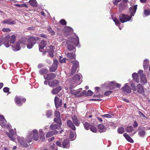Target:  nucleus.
Segmentation results:
<instances>
[{
  "instance_id": "4d7b16f0",
  "label": "nucleus",
  "mask_w": 150,
  "mask_h": 150,
  "mask_svg": "<svg viewBox=\"0 0 150 150\" xmlns=\"http://www.w3.org/2000/svg\"><path fill=\"white\" fill-rule=\"evenodd\" d=\"M122 4V3H120L119 5V9L120 10H121L122 8H124V6H125V5L124 4Z\"/></svg>"
},
{
  "instance_id": "b1692460",
  "label": "nucleus",
  "mask_w": 150,
  "mask_h": 150,
  "mask_svg": "<svg viewBox=\"0 0 150 150\" xmlns=\"http://www.w3.org/2000/svg\"><path fill=\"white\" fill-rule=\"evenodd\" d=\"M59 82L57 80H54L50 83H49L48 84L50 87H53L57 86Z\"/></svg>"
},
{
  "instance_id": "69168bd1",
  "label": "nucleus",
  "mask_w": 150,
  "mask_h": 150,
  "mask_svg": "<svg viewBox=\"0 0 150 150\" xmlns=\"http://www.w3.org/2000/svg\"><path fill=\"white\" fill-rule=\"evenodd\" d=\"M121 1V0H115V1H113V3L114 5H116L118 3L120 2Z\"/></svg>"
},
{
  "instance_id": "49530a36",
  "label": "nucleus",
  "mask_w": 150,
  "mask_h": 150,
  "mask_svg": "<svg viewBox=\"0 0 150 150\" xmlns=\"http://www.w3.org/2000/svg\"><path fill=\"white\" fill-rule=\"evenodd\" d=\"M90 129L91 131L93 132H97L96 128L93 126L91 125Z\"/></svg>"
},
{
  "instance_id": "0e129e2a",
  "label": "nucleus",
  "mask_w": 150,
  "mask_h": 150,
  "mask_svg": "<svg viewBox=\"0 0 150 150\" xmlns=\"http://www.w3.org/2000/svg\"><path fill=\"white\" fill-rule=\"evenodd\" d=\"M95 93H98L99 91L100 90V88L97 87L95 88Z\"/></svg>"
},
{
  "instance_id": "2f4dec72",
  "label": "nucleus",
  "mask_w": 150,
  "mask_h": 150,
  "mask_svg": "<svg viewBox=\"0 0 150 150\" xmlns=\"http://www.w3.org/2000/svg\"><path fill=\"white\" fill-rule=\"evenodd\" d=\"M71 119L73 122L74 123L76 126H79V123L78 122V120L76 117L75 115L71 117Z\"/></svg>"
},
{
  "instance_id": "c85d7f7f",
  "label": "nucleus",
  "mask_w": 150,
  "mask_h": 150,
  "mask_svg": "<svg viewBox=\"0 0 150 150\" xmlns=\"http://www.w3.org/2000/svg\"><path fill=\"white\" fill-rule=\"evenodd\" d=\"M2 23L7 24H14L15 23V22L14 21H11V19H8L3 21Z\"/></svg>"
},
{
  "instance_id": "09e8293b",
  "label": "nucleus",
  "mask_w": 150,
  "mask_h": 150,
  "mask_svg": "<svg viewBox=\"0 0 150 150\" xmlns=\"http://www.w3.org/2000/svg\"><path fill=\"white\" fill-rule=\"evenodd\" d=\"M66 58H63V57L61 56H59V61L61 63H65L66 62Z\"/></svg>"
},
{
  "instance_id": "58836bf2",
  "label": "nucleus",
  "mask_w": 150,
  "mask_h": 150,
  "mask_svg": "<svg viewBox=\"0 0 150 150\" xmlns=\"http://www.w3.org/2000/svg\"><path fill=\"white\" fill-rule=\"evenodd\" d=\"M67 57L70 59L75 58L76 57L75 54L68 53L67 54Z\"/></svg>"
},
{
  "instance_id": "bb28decb",
  "label": "nucleus",
  "mask_w": 150,
  "mask_h": 150,
  "mask_svg": "<svg viewBox=\"0 0 150 150\" xmlns=\"http://www.w3.org/2000/svg\"><path fill=\"white\" fill-rule=\"evenodd\" d=\"M61 89V87L59 86L56 88L53 89L51 91V93L52 94H56L59 92Z\"/></svg>"
},
{
  "instance_id": "338daca9",
  "label": "nucleus",
  "mask_w": 150,
  "mask_h": 150,
  "mask_svg": "<svg viewBox=\"0 0 150 150\" xmlns=\"http://www.w3.org/2000/svg\"><path fill=\"white\" fill-rule=\"evenodd\" d=\"M143 72L144 71L143 70H140L138 71V73L140 77L142 74H143Z\"/></svg>"
},
{
  "instance_id": "3c124183",
  "label": "nucleus",
  "mask_w": 150,
  "mask_h": 150,
  "mask_svg": "<svg viewBox=\"0 0 150 150\" xmlns=\"http://www.w3.org/2000/svg\"><path fill=\"white\" fill-rule=\"evenodd\" d=\"M47 30L48 31L51 33V35H54L55 34V32L53 31L52 28L50 27H49L48 29Z\"/></svg>"
},
{
  "instance_id": "f3484780",
  "label": "nucleus",
  "mask_w": 150,
  "mask_h": 150,
  "mask_svg": "<svg viewBox=\"0 0 150 150\" xmlns=\"http://www.w3.org/2000/svg\"><path fill=\"white\" fill-rule=\"evenodd\" d=\"M56 77V74L54 73H51L49 74H47V76L45 75L44 76V78L45 79L50 80L53 79Z\"/></svg>"
},
{
  "instance_id": "37998d69",
  "label": "nucleus",
  "mask_w": 150,
  "mask_h": 150,
  "mask_svg": "<svg viewBox=\"0 0 150 150\" xmlns=\"http://www.w3.org/2000/svg\"><path fill=\"white\" fill-rule=\"evenodd\" d=\"M52 111L50 110H47L46 112V114L47 117H50L52 115Z\"/></svg>"
},
{
  "instance_id": "c9c22d12",
  "label": "nucleus",
  "mask_w": 150,
  "mask_h": 150,
  "mask_svg": "<svg viewBox=\"0 0 150 150\" xmlns=\"http://www.w3.org/2000/svg\"><path fill=\"white\" fill-rule=\"evenodd\" d=\"M123 136L128 142L131 143H133V139L127 134L124 133L123 134Z\"/></svg>"
},
{
  "instance_id": "f03ea898",
  "label": "nucleus",
  "mask_w": 150,
  "mask_h": 150,
  "mask_svg": "<svg viewBox=\"0 0 150 150\" xmlns=\"http://www.w3.org/2000/svg\"><path fill=\"white\" fill-rule=\"evenodd\" d=\"M68 49L71 51L75 48V47L71 44L77 46L79 43V39L78 37L75 35L74 37H70L68 38V40L67 41Z\"/></svg>"
},
{
  "instance_id": "f8f14e48",
  "label": "nucleus",
  "mask_w": 150,
  "mask_h": 150,
  "mask_svg": "<svg viewBox=\"0 0 150 150\" xmlns=\"http://www.w3.org/2000/svg\"><path fill=\"white\" fill-rule=\"evenodd\" d=\"M54 115L56 117V118H54V121L56 123L61 124V120L59 112L57 111H55L54 112Z\"/></svg>"
},
{
  "instance_id": "bf43d9fd",
  "label": "nucleus",
  "mask_w": 150,
  "mask_h": 150,
  "mask_svg": "<svg viewBox=\"0 0 150 150\" xmlns=\"http://www.w3.org/2000/svg\"><path fill=\"white\" fill-rule=\"evenodd\" d=\"M60 23L63 25H65L67 23L66 21L64 19L61 20L60 21Z\"/></svg>"
},
{
  "instance_id": "4be33fe9",
  "label": "nucleus",
  "mask_w": 150,
  "mask_h": 150,
  "mask_svg": "<svg viewBox=\"0 0 150 150\" xmlns=\"http://www.w3.org/2000/svg\"><path fill=\"white\" fill-rule=\"evenodd\" d=\"M140 82L143 85H144L145 83H146L147 81L146 78V75L145 74H142L141 76Z\"/></svg>"
},
{
  "instance_id": "6e6552de",
  "label": "nucleus",
  "mask_w": 150,
  "mask_h": 150,
  "mask_svg": "<svg viewBox=\"0 0 150 150\" xmlns=\"http://www.w3.org/2000/svg\"><path fill=\"white\" fill-rule=\"evenodd\" d=\"M6 121L5 119L4 116L0 115V125L2 127H4V128H6L9 129L10 128V125L6 124Z\"/></svg>"
},
{
  "instance_id": "e2e57ef3",
  "label": "nucleus",
  "mask_w": 150,
  "mask_h": 150,
  "mask_svg": "<svg viewBox=\"0 0 150 150\" xmlns=\"http://www.w3.org/2000/svg\"><path fill=\"white\" fill-rule=\"evenodd\" d=\"M86 91H83L82 93H80V97L84 96H86Z\"/></svg>"
},
{
  "instance_id": "79ce46f5",
  "label": "nucleus",
  "mask_w": 150,
  "mask_h": 150,
  "mask_svg": "<svg viewBox=\"0 0 150 150\" xmlns=\"http://www.w3.org/2000/svg\"><path fill=\"white\" fill-rule=\"evenodd\" d=\"M50 147L53 150H57V147L54 143H51L50 145Z\"/></svg>"
},
{
  "instance_id": "9d476101",
  "label": "nucleus",
  "mask_w": 150,
  "mask_h": 150,
  "mask_svg": "<svg viewBox=\"0 0 150 150\" xmlns=\"http://www.w3.org/2000/svg\"><path fill=\"white\" fill-rule=\"evenodd\" d=\"M73 65L71 71V74H74L76 71V69L79 67V63L76 60H74L72 62Z\"/></svg>"
},
{
  "instance_id": "680f3d73",
  "label": "nucleus",
  "mask_w": 150,
  "mask_h": 150,
  "mask_svg": "<svg viewBox=\"0 0 150 150\" xmlns=\"http://www.w3.org/2000/svg\"><path fill=\"white\" fill-rule=\"evenodd\" d=\"M112 91H107L105 93V95L106 96H108L110 95L112 93Z\"/></svg>"
},
{
  "instance_id": "393cba45",
  "label": "nucleus",
  "mask_w": 150,
  "mask_h": 150,
  "mask_svg": "<svg viewBox=\"0 0 150 150\" xmlns=\"http://www.w3.org/2000/svg\"><path fill=\"white\" fill-rule=\"evenodd\" d=\"M64 31L65 34L67 35H69V33L73 31V29L69 27H66L64 28Z\"/></svg>"
},
{
  "instance_id": "6e6d98bb",
  "label": "nucleus",
  "mask_w": 150,
  "mask_h": 150,
  "mask_svg": "<svg viewBox=\"0 0 150 150\" xmlns=\"http://www.w3.org/2000/svg\"><path fill=\"white\" fill-rule=\"evenodd\" d=\"M11 29L8 28H4L2 29V31L4 32H7L10 31Z\"/></svg>"
},
{
  "instance_id": "f257e3e1",
  "label": "nucleus",
  "mask_w": 150,
  "mask_h": 150,
  "mask_svg": "<svg viewBox=\"0 0 150 150\" xmlns=\"http://www.w3.org/2000/svg\"><path fill=\"white\" fill-rule=\"evenodd\" d=\"M137 5H135L129 8L131 16L125 14H120L119 16L120 21L122 23L129 21L131 18V17L134 16L137 9Z\"/></svg>"
},
{
  "instance_id": "c03bdc74",
  "label": "nucleus",
  "mask_w": 150,
  "mask_h": 150,
  "mask_svg": "<svg viewBox=\"0 0 150 150\" xmlns=\"http://www.w3.org/2000/svg\"><path fill=\"white\" fill-rule=\"evenodd\" d=\"M124 132V129L122 127H119L117 129V132L119 134H122Z\"/></svg>"
},
{
  "instance_id": "20e7f679",
  "label": "nucleus",
  "mask_w": 150,
  "mask_h": 150,
  "mask_svg": "<svg viewBox=\"0 0 150 150\" xmlns=\"http://www.w3.org/2000/svg\"><path fill=\"white\" fill-rule=\"evenodd\" d=\"M80 76L78 74H76L73 76L70 81L71 84L69 88L72 89L76 87L77 85L80 84L81 82Z\"/></svg>"
},
{
  "instance_id": "0eeeda50",
  "label": "nucleus",
  "mask_w": 150,
  "mask_h": 150,
  "mask_svg": "<svg viewBox=\"0 0 150 150\" xmlns=\"http://www.w3.org/2000/svg\"><path fill=\"white\" fill-rule=\"evenodd\" d=\"M15 101L16 105L18 106H21L23 103L26 101V99L19 96H16L15 98Z\"/></svg>"
},
{
  "instance_id": "864d4df0",
  "label": "nucleus",
  "mask_w": 150,
  "mask_h": 150,
  "mask_svg": "<svg viewBox=\"0 0 150 150\" xmlns=\"http://www.w3.org/2000/svg\"><path fill=\"white\" fill-rule=\"evenodd\" d=\"M145 134V132L143 130H140L139 132V134L141 137H143Z\"/></svg>"
},
{
  "instance_id": "6ab92c4d",
  "label": "nucleus",
  "mask_w": 150,
  "mask_h": 150,
  "mask_svg": "<svg viewBox=\"0 0 150 150\" xmlns=\"http://www.w3.org/2000/svg\"><path fill=\"white\" fill-rule=\"evenodd\" d=\"M58 124H52L50 126V128L52 130L57 129L59 130L60 129L61 125H62V122L61 124L57 123Z\"/></svg>"
},
{
  "instance_id": "39448f33",
  "label": "nucleus",
  "mask_w": 150,
  "mask_h": 150,
  "mask_svg": "<svg viewBox=\"0 0 150 150\" xmlns=\"http://www.w3.org/2000/svg\"><path fill=\"white\" fill-rule=\"evenodd\" d=\"M10 38V36L8 35L6 36L4 40V44L6 47H9L10 45V43H14L15 42L16 36L15 35H12L11 37L10 42H9V40Z\"/></svg>"
},
{
  "instance_id": "5701e85b",
  "label": "nucleus",
  "mask_w": 150,
  "mask_h": 150,
  "mask_svg": "<svg viewBox=\"0 0 150 150\" xmlns=\"http://www.w3.org/2000/svg\"><path fill=\"white\" fill-rule=\"evenodd\" d=\"M132 77L134 80L137 83H138L139 82V77L138 74L136 73H134L132 74Z\"/></svg>"
},
{
  "instance_id": "dca6fc26",
  "label": "nucleus",
  "mask_w": 150,
  "mask_h": 150,
  "mask_svg": "<svg viewBox=\"0 0 150 150\" xmlns=\"http://www.w3.org/2000/svg\"><path fill=\"white\" fill-rule=\"evenodd\" d=\"M54 102L56 108H58L62 104V100L60 99L57 96H55L54 99Z\"/></svg>"
},
{
  "instance_id": "a18cd8bd",
  "label": "nucleus",
  "mask_w": 150,
  "mask_h": 150,
  "mask_svg": "<svg viewBox=\"0 0 150 150\" xmlns=\"http://www.w3.org/2000/svg\"><path fill=\"white\" fill-rule=\"evenodd\" d=\"M130 85L132 87V89L133 91H136L135 88L136 86L134 84L133 82H132V81H131L130 82Z\"/></svg>"
},
{
  "instance_id": "5fc2aeb1",
  "label": "nucleus",
  "mask_w": 150,
  "mask_h": 150,
  "mask_svg": "<svg viewBox=\"0 0 150 150\" xmlns=\"http://www.w3.org/2000/svg\"><path fill=\"white\" fill-rule=\"evenodd\" d=\"M93 94V92L90 90H89L87 92H86V96H91Z\"/></svg>"
},
{
  "instance_id": "c756f323",
  "label": "nucleus",
  "mask_w": 150,
  "mask_h": 150,
  "mask_svg": "<svg viewBox=\"0 0 150 150\" xmlns=\"http://www.w3.org/2000/svg\"><path fill=\"white\" fill-rule=\"evenodd\" d=\"M75 131L70 132L69 138L71 141L74 140L76 138V135Z\"/></svg>"
},
{
  "instance_id": "1a4fd4ad",
  "label": "nucleus",
  "mask_w": 150,
  "mask_h": 150,
  "mask_svg": "<svg viewBox=\"0 0 150 150\" xmlns=\"http://www.w3.org/2000/svg\"><path fill=\"white\" fill-rule=\"evenodd\" d=\"M21 40H19L18 42L16 43L13 45H12L13 50L15 51L19 50L21 49V47L22 45V44H25V42H21Z\"/></svg>"
},
{
  "instance_id": "603ef678",
  "label": "nucleus",
  "mask_w": 150,
  "mask_h": 150,
  "mask_svg": "<svg viewBox=\"0 0 150 150\" xmlns=\"http://www.w3.org/2000/svg\"><path fill=\"white\" fill-rule=\"evenodd\" d=\"M113 21L115 22V24L116 25L118 26H119L120 23L117 18L113 19Z\"/></svg>"
},
{
  "instance_id": "7c9ffc66",
  "label": "nucleus",
  "mask_w": 150,
  "mask_h": 150,
  "mask_svg": "<svg viewBox=\"0 0 150 150\" xmlns=\"http://www.w3.org/2000/svg\"><path fill=\"white\" fill-rule=\"evenodd\" d=\"M98 128L99 129V132H105L106 130V128L103 124H100L98 125Z\"/></svg>"
},
{
  "instance_id": "4468645a",
  "label": "nucleus",
  "mask_w": 150,
  "mask_h": 150,
  "mask_svg": "<svg viewBox=\"0 0 150 150\" xmlns=\"http://www.w3.org/2000/svg\"><path fill=\"white\" fill-rule=\"evenodd\" d=\"M54 62L52 66L50 68V70L51 72H54L57 69V67L58 62L57 59H54Z\"/></svg>"
},
{
  "instance_id": "a19ab883",
  "label": "nucleus",
  "mask_w": 150,
  "mask_h": 150,
  "mask_svg": "<svg viewBox=\"0 0 150 150\" xmlns=\"http://www.w3.org/2000/svg\"><path fill=\"white\" fill-rule=\"evenodd\" d=\"M82 90V88H80L77 90L74 93V96L76 97H80V93L79 94V93Z\"/></svg>"
},
{
  "instance_id": "052dcab7",
  "label": "nucleus",
  "mask_w": 150,
  "mask_h": 150,
  "mask_svg": "<svg viewBox=\"0 0 150 150\" xmlns=\"http://www.w3.org/2000/svg\"><path fill=\"white\" fill-rule=\"evenodd\" d=\"M102 117L106 118H110L111 116L109 114H105L104 115H101V116Z\"/></svg>"
},
{
  "instance_id": "774afa93",
  "label": "nucleus",
  "mask_w": 150,
  "mask_h": 150,
  "mask_svg": "<svg viewBox=\"0 0 150 150\" xmlns=\"http://www.w3.org/2000/svg\"><path fill=\"white\" fill-rule=\"evenodd\" d=\"M3 91L5 93H7L9 91V89L8 87H5L3 89Z\"/></svg>"
},
{
  "instance_id": "2eb2a0df",
  "label": "nucleus",
  "mask_w": 150,
  "mask_h": 150,
  "mask_svg": "<svg viewBox=\"0 0 150 150\" xmlns=\"http://www.w3.org/2000/svg\"><path fill=\"white\" fill-rule=\"evenodd\" d=\"M122 90L124 93H129L131 92V88L128 85V83L125 84V86L122 87Z\"/></svg>"
},
{
  "instance_id": "a211bd4d",
  "label": "nucleus",
  "mask_w": 150,
  "mask_h": 150,
  "mask_svg": "<svg viewBox=\"0 0 150 150\" xmlns=\"http://www.w3.org/2000/svg\"><path fill=\"white\" fill-rule=\"evenodd\" d=\"M47 42L44 40H42L39 44V50L40 52H42V50L47 45Z\"/></svg>"
},
{
  "instance_id": "cd10ccee",
  "label": "nucleus",
  "mask_w": 150,
  "mask_h": 150,
  "mask_svg": "<svg viewBox=\"0 0 150 150\" xmlns=\"http://www.w3.org/2000/svg\"><path fill=\"white\" fill-rule=\"evenodd\" d=\"M67 124V125L72 130H76L75 127L72 123L71 120H68Z\"/></svg>"
},
{
  "instance_id": "412c9836",
  "label": "nucleus",
  "mask_w": 150,
  "mask_h": 150,
  "mask_svg": "<svg viewBox=\"0 0 150 150\" xmlns=\"http://www.w3.org/2000/svg\"><path fill=\"white\" fill-rule=\"evenodd\" d=\"M62 146L64 148H68L69 147L70 145L68 139H64L63 142L62 143Z\"/></svg>"
},
{
  "instance_id": "7ed1b4c3",
  "label": "nucleus",
  "mask_w": 150,
  "mask_h": 150,
  "mask_svg": "<svg viewBox=\"0 0 150 150\" xmlns=\"http://www.w3.org/2000/svg\"><path fill=\"white\" fill-rule=\"evenodd\" d=\"M39 138L38 130L36 129H33L32 131H28L26 136V140L28 143H30L32 141L33 139L35 141H37Z\"/></svg>"
},
{
  "instance_id": "f704fd0d",
  "label": "nucleus",
  "mask_w": 150,
  "mask_h": 150,
  "mask_svg": "<svg viewBox=\"0 0 150 150\" xmlns=\"http://www.w3.org/2000/svg\"><path fill=\"white\" fill-rule=\"evenodd\" d=\"M84 128L86 130H88L90 128L91 125L88 123L83 121V122Z\"/></svg>"
},
{
  "instance_id": "de8ad7c7",
  "label": "nucleus",
  "mask_w": 150,
  "mask_h": 150,
  "mask_svg": "<svg viewBox=\"0 0 150 150\" xmlns=\"http://www.w3.org/2000/svg\"><path fill=\"white\" fill-rule=\"evenodd\" d=\"M125 129L128 132H130L133 130V128L132 126H129L127 127Z\"/></svg>"
},
{
  "instance_id": "9b49d317",
  "label": "nucleus",
  "mask_w": 150,
  "mask_h": 150,
  "mask_svg": "<svg viewBox=\"0 0 150 150\" xmlns=\"http://www.w3.org/2000/svg\"><path fill=\"white\" fill-rule=\"evenodd\" d=\"M18 141L20 144L23 147H27L28 145L25 139L23 137H19L18 138Z\"/></svg>"
},
{
  "instance_id": "aec40b11",
  "label": "nucleus",
  "mask_w": 150,
  "mask_h": 150,
  "mask_svg": "<svg viewBox=\"0 0 150 150\" xmlns=\"http://www.w3.org/2000/svg\"><path fill=\"white\" fill-rule=\"evenodd\" d=\"M109 86L113 88L115 86L117 88H120L121 86V84L115 82L114 81L110 82L109 83Z\"/></svg>"
},
{
  "instance_id": "13d9d810",
  "label": "nucleus",
  "mask_w": 150,
  "mask_h": 150,
  "mask_svg": "<svg viewBox=\"0 0 150 150\" xmlns=\"http://www.w3.org/2000/svg\"><path fill=\"white\" fill-rule=\"evenodd\" d=\"M45 134H42V135H40V139L41 141H42L45 139Z\"/></svg>"
},
{
  "instance_id": "473e14b6",
  "label": "nucleus",
  "mask_w": 150,
  "mask_h": 150,
  "mask_svg": "<svg viewBox=\"0 0 150 150\" xmlns=\"http://www.w3.org/2000/svg\"><path fill=\"white\" fill-rule=\"evenodd\" d=\"M49 50L48 51V52L50 56L51 57H53L54 56L53 54V47L52 46H50L49 47Z\"/></svg>"
},
{
  "instance_id": "8fccbe9b",
  "label": "nucleus",
  "mask_w": 150,
  "mask_h": 150,
  "mask_svg": "<svg viewBox=\"0 0 150 150\" xmlns=\"http://www.w3.org/2000/svg\"><path fill=\"white\" fill-rule=\"evenodd\" d=\"M144 14L145 16H149L150 14V10L149 9L145 10L144 11Z\"/></svg>"
},
{
  "instance_id": "4c0bfd02",
  "label": "nucleus",
  "mask_w": 150,
  "mask_h": 150,
  "mask_svg": "<svg viewBox=\"0 0 150 150\" xmlns=\"http://www.w3.org/2000/svg\"><path fill=\"white\" fill-rule=\"evenodd\" d=\"M30 5L32 6L36 7L37 6V3L35 0H30L29 1Z\"/></svg>"
},
{
  "instance_id": "72a5a7b5",
  "label": "nucleus",
  "mask_w": 150,
  "mask_h": 150,
  "mask_svg": "<svg viewBox=\"0 0 150 150\" xmlns=\"http://www.w3.org/2000/svg\"><path fill=\"white\" fill-rule=\"evenodd\" d=\"M58 132L56 130H54L53 131L50 132H48L46 136L47 137H48L54 135V134L57 133Z\"/></svg>"
},
{
  "instance_id": "ea45409f",
  "label": "nucleus",
  "mask_w": 150,
  "mask_h": 150,
  "mask_svg": "<svg viewBox=\"0 0 150 150\" xmlns=\"http://www.w3.org/2000/svg\"><path fill=\"white\" fill-rule=\"evenodd\" d=\"M48 72V70L46 69H42L39 70L40 73L42 75L46 74Z\"/></svg>"
},
{
  "instance_id": "e433bc0d",
  "label": "nucleus",
  "mask_w": 150,
  "mask_h": 150,
  "mask_svg": "<svg viewBox=\"0 0 150 150\" xmlns=\"http://www.w3.org/2000/svg\"><path fill=\"white\" fill-rule=\"evenodd\" d=\"M149 63V61L148 59H145L143 63V67L144 69H146L148 68Z\"/></svg>"
},
{
  "instance_id": "a878e982",
  "label": "nucleus",
  "mask_w": 150,
  "mask_h": 150,
  "mask_svg": "<svg viewBox=\"0 0 150 150\" xmlns=\"http://www.w3.org/2000/svg\"><path fill=\"white\" fill-rule=\"evenodd\" d=\"M14 131L13 129H10L9 131V134H8V137L11 139L14 142L15 139L13 137L14 135Z\"/></svg>"
},
{
  "instance_id": "ddd939ff",
  "label": "nucleus",
  "mask_w": 150,
  "mask_h": 150,
  "mask_svg": "<svg viewBox=\"0 0 150 150\" xmlns=\"http://www.w3.org/2000/svg\"><path fill=\"white\" fill-rule=\"evenodd\" d=\"M136 91L139 93L142 94L144 91L143 86L140 83L138 84L135 88Z\"/></svg>"
},
{
  "instance_id": "423d86ee",
  "label": "nucleus",
  "mask_w": 150,
  "mask_h": 150,
  "mask_svg": "<svg viewBox=\"0 0 150 150\" xmlns=\"http://www.w3.org/2000/svg\"><path fill=\"white\" fill-rule=\"evenodd\" d=\"M39 40V38L37 37H30L28 40V44L27 47L28 49L31 48L37 41Z\"/></svg>"
}]
</instances>
